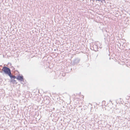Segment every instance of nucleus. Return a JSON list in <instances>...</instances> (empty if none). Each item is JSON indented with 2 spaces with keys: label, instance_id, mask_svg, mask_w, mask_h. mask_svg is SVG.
Listing matches in <instances>:
<instances>
[{
  "label": "nucleus",
  "instance_id": "obj_1",
  "mask_svg": "<svg viewBox=\"0 0 130 130\" xmlns=\"http://www.w3.org/2000/svg\"><path fill=\"white\" fill-rule=\"evenodd\" d=\"M2 70L5 73L8 74V75L11 74V72L10 69L6 67H4L3 68Z\"/></svg>",
  "mask_w": 130,
  "mask_h": 130
},
{
  "label": "nucleus",
  "instance_id": "obj_2",
  "mask_svg": "<svg viewBox=\"0 0 130 130\" xmlns=\"http://www.w3.org/2000/svg\"><path fill=\"white\" fill-rule=\"evenodd\" d=\"M16 78L18 80L23 81V77L22 76H18Z\"/></svg>",
  "mask_w": 130,
  "mask_h": 130
},
{
  "label": "nucleus",
  "instance_id": "obj_3",
  "mask_svg": "<svg viewBox=\"0 0 130 130\" xmlns=\"http://www.w3.org/2000/svg\"><path fill=\"white\" fill-rule=\"evenodd\" d=\"M8 75L10 76V78L12 79H14L15 78H16L15 76H13L11 75V74H9Z\"/></svg>",
  "mask_w": 130,
  "mask_h": 130
},
{
  "label": "nucleus",
  "instance_id": "obj_4",
  "mask_svg": "<svg viewBox=\"0 0 130 130\" xmlns=\"http://www.w3.org/2000/svg\"><path fill=\"white\" fill-rule=\"evenodd\" d=\"M11 82H13V83H14V82H15L16 81H15V80H14H14L12 79L11 80Z\"/></svg>",
  "mask_w": 130,
  "mask_h": 130
}]
</instances>
